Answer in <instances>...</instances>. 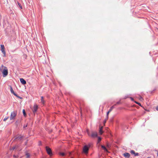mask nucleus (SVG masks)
Here are the masks:
<instances>
[{"label": "nucleus", "instance_id": "nucleus-1", "mask_svg": "<svg viewBox=\"0 0 158 158\" xmlns=\"http://www.w3.org/2000/svg\"><path fill=\"white\" fill-rule=\"evenodd\" d=\"M0 71L2 72L3 77H6L8 74V70L7 68L3 65L0 67Z\"/></svg>", "mask_w": 158, "mask_h": 158}, {"label": "nucleus", "instance_id": "nucleus-2", "mask_svg": "<svg viewBox=\"0 0 158 158\" xmlns=\"http://www.w3.org/2000/svg\"><path fill=\"white\" fill-rule=\"evenodd\" d=\"M87 134L89 136L92 138H95L98 137V133L96 131H92L91 134H90L89 131H87Z\"/></svg>", "mask_w": 158, "mask_h": 158}, {"label": "nucleus", "instance_id": "nucleus-3", "mask_svg": "<svg viewBox=\"0 0 158 158\" xmlns=\"http://www.w3.org/2000/svg\"><path fill=\"white\" fill-rule=\"evenodd\" d=\"M17 114V111H14L11 112L10 116V120H14L15 119V117Z\"/></svg>", "mask_w": 158, "mask_h": 158}, {"label": "nucleus", "instance_id": "nucleus-4", "mask_svg": "<svg viewBox=\"0 0 158 158\" xmlns=\"http://www.w3.org/2000/svg\"><path fill=\"white\" fill-rule=\"evenodd\" d=\"M89 148L88 146L85 145L84 146L82 149L83 152L85 155H87L88 153Z\"/></svg>", "mask_w": 158, "mask_h": 158}, {"label": "nucleus", "instance_id": "nucleus-5", "mask_svg": "<svg viewBox=\"0 0 158 158\" xmlns=\"http://www.w3.org/2000/svg\"><path fill=\"white\" fill-rule=\"evenodd\" d=\"M24 137L23 136H16L14 140L16 141H19L22 142L23 141V139Z\"/></svg>", "mask_w": 158, "mask_h": 158}, {"label": "nucleus", "instance_id": "nucleus-6", "mask_svg": "<svg viewBox=\"0 0 158 158\" xmlns=\"http://www.w3.org/2000/svg\"><path fill=\"white\" fill-rule=\"evenodd\" d=\"M45 148L47 153L50 156H52V153L51 149L48 146H46Z\"/></svg>", "mask_w": 158, "mask_h": 158}, {"label": "nucleus", "instance_id": "nucleus-7", "mask_svg": "<svg viewBox=\"0 0 158 158\" xmlns=\"http://www.w3.org/2000/svg\"><path fill=\"white\" fill-rule=\"evenodd\" d=\"M10 91L11 92V93L12 94H13L15 96H16L17 98H20L21 99H22L23 98L21 97H20L19 95H18L17 94H16L14 91L13 88L12 86H10Z\"/></svg>", "mask_w": 158, "mask_h": 158}, {"label": "nucleus", "instance_id": "nucleus-8", "mask_svg": "<svg viewBox=\"0 0 158 158\" xmlns=\"http://www.w3.org/2000/svg\"><path fill=\"white\" fill-rule=\"evenodd\" d=\"M38 109V105L36 104H35L34 105L33 109L32 110V111L34 114L36 113Z\"/></svg>", "mask_w": 158, "mask_h": 158}, {"label": "nucleus", "instance_id": "nucleus-9", "mask_svg": "<svg viewBox=\"0 0 158 158\" xmlns=\"http://www.w3.org/2000/svg\"><path fill=\"white\" fill-rule=\"evenodd\" d=\"M130 153L131 154L134 155V156H138L139 155V153L137 152H135V151L133 150H131L130 151Z\"/></svg>", "mask_w": 158, "mask_h": 158}, {"label": "nucleus", "instance_id": "nucleus-10", "mask_svg": "<svg viewBox=\"0 0 158 158\" xmlns=\"http://www.w3.org/2000/svg\"><path fill=\"white\" fill-rule=\"evenodd\" d=\"M123 156L126 158H129L130 156V154L127 152H125L123 154Z\"/></svg>", "mask_w": 158, "mask_h": 158}, {"label": "nucleus", "instance_id": "nucleus-11", "mask_svg": "<svg viewBox=\"0 0 158 158\" xmlns=\"http://www.w3.org/2000/svg\"><path fill=\"white\" fill-rule=\"evenodd\" d=\"M20 81L21 83L23 85H24L26 84V81L23 78H21L20 79Z\"/></svg>", "mask_w": 158, "mask_h": 158}, {"label": "nucleus", "instance_id": "nucleus-12", "mask_svg": "<svg viewBox=\"0 0 158 158\" xmlns=\"http://www.w3.org/2000/svg\"><path fill=\"white\" fill-rule=\"evenodd\" d=\"M103 128V127H99V132L100 135H102L103 133V131L102 130Z\"/></svg>", "mask_w": 158, "mask_h": 158}, {"label": "nucleus", "instance_id": "nucleus-13", "mask_svg": "<svg viewBox=\"0 0 158 158\" xmlns=\"http://www.w3.org/2000/svg\"><path fill=\"white\" fill-rule=\"evenodd\" d=\"M44 98L43 96H41V102L42 104L44 105L45 104V101L44 100Z\"/></svg>", "mask_w": 158, "mask_h": 158}, {"label": "nucleus", "instance_id": "nucleus-14", "mask_svg": "<svg viewBox=\"0 0 158 158\" xmlns=\"http://www.w3.org/2000/svg\"><path fill=\"white\" fill-rule=\"evenodd\" d=\"M101 147L105 152H108V150L104 145H101Z\"/></svg>", "mask_w": 158, "mask_h": 158}, {"label": "nucleus", "instance_id": "nucleus-15", "mask_svg": "<svg viewBox=\"0 0 158 158\" xmlns=\"http://www.w3.org/2000/svg\"><path fill=\"white\" fill-rule=\"evenodd\" d=\"M25 155L26 156L27 158H29L30 157V155L27 152H25Z\"/></svg>", "mask_w": 158, "mask_h": 158}, {"label": "nucleus", "instance_id": "nucleus-16", "mask_svg": "<svg viewBox=\"0 0 158 158\" xmlns=\"http://www.w3.org/2000/svg\"><path fill=\"white\" fill-rule=\"evenodd\" d=\"M115 106H116V104L110 108V109L109 110V111L111 112L112 110L115 108Z\"/></svg>", "mask_w": 158, "mask_h": 158}, {"label": "nucleus", "instance_id": "nucleus-17", "mask_svg": "<svg viewBox=\"0 0 158 158\" xmlns=\"http://www.w3.org/2000/svg\"><path fill=\"white\" fill-rule=\"evenodd\" d=\"M98 143H99L102 140V138L100 137H98Z\"/></svg>", "mask_w": 158, "mask_h": 158}, {"label": "nucleus", "instance_id": "nucleus-18", "mask_svg": "<svg viewBox=\"0 0 158 158\" xmlns=\"http://www.w3.org/2000/svg\"><path fill=\"white\" fill-rule=\"evenodd\" d=\"M93 144L92 143H89L88 145H86L88 146V147L89 148H90L92 146Z\"/></svg>", "mask_w": 158, "mask_h": 158}, {"label": "nucleus", "instance_id": "nucleus-19", "mask_svg": "<svg viewBox=\"0 0 158 158\" xmlns=\"http://www.w3.org/2000/svg\"><path fill=\"white\" fill-rule=\"evenodd\" d=\"M23 113L24 116L26 117V114L24 109L23 110Z\"/></svg>", "mask_w": 158, "mask_h": 158}, {"label": "nucleus", "instance_id": "nucleus-20", "mask_svg": "<svg viewBox=\"0 0 158 158\" xmlns=\"http://www.w3.org/2000/svg\"><path fill=\"white\" fill-rule=\"evenodd\" d=\"M60 155L62 156H64L65 155V154L64 152H60Z\"/></svg>", "mask_w": 158, "mask_h": 158}, {"label": "nucleus", "instance_id": "nucleus-21", "mask_svg": "<svg viewBox=\"0 0 158 158\" xmlns=\"http://www.w3.org/2000/svg\"><path fill=\"white\" fill-rule=\"evenodd\" d=\"M17 4H18V5L19 7L20 8V9H22L23 8H22V6H21V4L18 2H17Z\"/></svg>", "mask_w": 158, "mask_h": 158}, {"label": "nucleus", "instance_id": "nucleus-22", "mask_svg": "<svg viewBox=\"0 0 158 158\" xmlns=\"http://www.w3.org/2000/svg\"><path fill=\"white\" fill-rule=\"evenodd\" d=\"M2 52L4 55V56H5L6 55V52L5 50H2Z\"/></svg>", "mask_w": 158, "mask_h": 158}, {"label": "nucleus", "instance_id": "nucleus-23", "mask_svg": "<svg viewBox=\"0 0 158 158\" xmlns=\"http://www.w3.org/2000/svg\"><path fill=\"white\" fill-rule=\"evenodd\" d=\"M110 112L109 111V110H108V111L106 113V117H107V119H108V114L109 113H110Z\"/></svg>", "mask_w": 158, "mask_h": 158}, {"label": "nucleus", "instance_id": "nucleus-24", "mask_svg": "<svg viewBox=\"0 0 158 158\" xmlns=\"http://www.w3.org/2000/svg\"><path fill=\"white\" fill-rule=\"evenodd\" d=\"M1 49H5V47L3 44L1 45Z\"/></svg>", "mask_w": 158, "mask_h": 158}, {"label": "nucleus", "instance_id": "nucleus-25", "mask_svg": "<svg viewBox=\"0 0 158 158\" xmlns=\"http://www.w3.org/2000/svg\"><path fill=\"white\" fill-rule=\"evenodd\" d=\"M135 102L136 104H138V105H139V106H141V104L140 103H139V102Z\"/></svg>", "mask_w": 158, "mask_h": 158}, {"label": "nucleus", "instance_id": "nucleus-26", "mask_svg": "<svg viewBox=\"0 0 158 158\" xmlns=\"http://www.w3.org/2000/svg\"><path fill=\"white\" fill-rule=\"evenodd\" d=\"M42 143L41 141H39V142L38 145L39 146H40L42 145Z\"/></svg>", "mask_w": 158, "mask_h": 158}, {"label": "nucleus", "instance_id": "nucleus-27", "mask_svg": "<svg viewBox=\"0 0 158 158\" xmlns=\"http://www.w3.org/2000/svg\"><path fill=\"white\" fill-rule=\"evenodd\" d=\"M27 125H28L27 123V124L26 125H24L23 126V128L25 129V128L26 127H27Z\"/></svg>", "mask_w": 158, "mask_h": 158}, {"label": "nucleus", "instance_id": "nucleus-28", "mask_svg": "<svg viewBox=\"0 0 158 158\" xmlns=\"http://www.w3.org/2000/svg\"><path fill=\"white\" fill-rule=\"evenodd\" d=\"M9 118V117H8L6 118H5L3 119V121H6V120H7Z\"/></svg>", "mask_w": 158, "mask_h": 158}, {"label": "nucleus", "instance_id": "nucleus-29", "mask_svg": "<svg viewBox=\"0 0 158 158\" xmlns=\"http://www.w3.org/2000/svg\"><path fill=\"white\" fill-rule=\"evenodd\" d=\"M121 103V102H120V101H119L118 102H117L116 103V104H116V105L117 104H120Z\"/></svg>", "mask_w": 158, "mask_h": 158}, {"label": "nucleus", "instance_id": "nucleus-30", "mask_svg": "<svg viewBox=\"0 0 158 158\" xmlns=\"http://www.w3.org/2000/svg\"><path fill=\"white\" fill-rule=\"evenodd\" d=\"M65 94H69V95H71V94L70 93H69V92H68V93H67V92H66V93H65Z\"/></svg>", "mask_w": 158, "mask_h": 158}, {"label": "nucleus", "instance_id": "nucleus-31", "mask_svg": "<svg viewBox=\"0 0 158 158\" xmlns=\"http://www.w3.org/2000/svg\"><path fill=\"white\" fill-rule=\"evenodd\" d=\"M107 120V117H106V118L105 119V120H104V123H106V121Z\"/></svg>", "mask_w": 158, "mask_h": 158}, {"label": "nucleus", "instance_id": "nucleus-32", "mask_svg": "<svg viewBox=\"0 0 158 158\" xmlns=\"http://www.w3.org/2000/svg\"><path fill=\"white\" fill-rule=\"evenodd\" d=\"M16 148V146H15V147H13L12 148V149L13 150H14V149H15Z\"/></svg>", "mask_w": 158, "mask_h": 158}, {"label": "nucleus", "instance_id": "nucleus-33", "mask_svg": "<svg viewBox=\"0 0 158 158\" xmlns=\"http://www.w3.org/2000/svg\"><path fill=\"white\" fill-rule=\"evenodd\" d=\"M156 110H157V111H158V106H157L156 107Z\"/></svg>", "mask_w": 158, "mask_h": 158}, {"label": "nucleus", "instance_id": "nucleus-34", "mask_svg": "<svg viewBox=\"0 0 158 158\" xmlns=\"http://www.w3.org/2000/svg\"><path fill=\"white\" fill-rule=\"evenodd\" d=\"M155 89H154L151 92V93L152 94V93H153L154 92V91H155Z\"/></svg>", "mask_w": 158, "mask_h": 158}, {"label": "nucleus", "instance_id": "nucleus-35", "mask_svg": "<svg viewBox=\"0 0 158 158\" xmlns=\"http://www.w3.org/2000/svg\"><path fill=\"white\" fill-rule=\"evenodd\" d=\"M131 98V100L132 101H133L134 100V99L133 98Z\"/></svg>", "mask_w": 158, "mask_h": 158}, {"label": "nucleus", "instance_id": "nucleus-36", "mask_svg": "<svg viewBox=\"0 0 158 158\" xmlns=\"http://www.w3.org/2000/svg\"><path fill=\"white\" fill-rule=\"evenodd\" d=\"M1 51H2V50H5V49H1Z\"/></svg>", "mask_w": 158, "mask_h": 158}, {"label": "nucleus", "instance_id": "nucleus-37", "mask_svg": "<svg viewBox=\"0 0 158 158\" xmlns=\"http://www.w3.org/2000/svg\"><path fill=\"white\" fill-rule=\"evenodd\" d=\"M27 141L26 142H25V145H26L27 144Z\"/></svg>", "mask_w": 158, "mask_h": 158}, {"label": "nucleus", "instance_id": "nucleus-38", "mask_svg": "<svg viewBox=\"0 0 158 158\" xmlns=\"http://www.w3.org/2000/svg\"><path fill=\"white\" fill-rule=\"evenodd\" d=\"M71 154H72L71 153L69 152V155H71Z\"/></svg>", "mask_w": 158, "mask_h": 158}, {"label": "nucleus", "instance_id": "nucleus-39", "mask_svg": "<svg viewBox=\"0 0 158 158\" xmlns=\"http://www.w3.org/2000/svg\"><path fill=\"white\" fill-rule=\"evenodd\" d=\"M141 99H143L141 97H140V100H141Z\"/></svg>", "mask_w": 158, "mask_h": 158}, {"label": "nucleus", "instance_id": "nucleus-40", "mask_svg": "<svg viewBox=\"0 0 158 158\" xmlns=\"http://www.w3.org/2000/svg\"><path fill=\"white\" fill-rule=\"evenodd\" d=\"M107 147H109V145H108V144H107Z\"/></svg>", "mask_w": 158, "mask_h": 158}, {"label": "nucleus", "instance_id": "nucleus-41", "mask_svg": "<svg viewBox=\"0 0 158 158\" xmlns=\"http://www.w3.org/2000/svg\"><path fill=\"white\" fill-rule=\"evenodd\" d=\"M15 156H16L15 155H14V157H15Z\"/></svg>", "mask_w": 158, "mask_h": 158}, {"label": "nucleus", "instance_id": "nucleus-42", "mask_svg": "<svg viewBox=\"0 0 158 158\" xmlns=\"http://www.w3.org/2000/svg\"><path fill=\"white\" fill-rule=\"evenodd\" d=\"M17 121H16V123H15L16 124V123H17Z\"/></svg>", "mask_w": 158, "mask_h": 158}, {"label": "nucleus", "instance_id": "nucleus-43", "mask_svg": "<svg viewBox=\"0 0 158 158\" xmlns=\"http://www.w3.org/2000/svg\"><path fill=\"white\" fill-rule=\"evenodd\" d=\"M111 121L113 122V119H112V120H111Z\"/></svg>", "mask_w": 158, "mask_h": 158}, {"label": "nucleus", "instance_id": "nucleus-44", "mask_svg": "<svg viewBox=\"0 0 158 158\" xmlns=\"http://www.w3.org/2000/svg\"><path fill=\"white\" fill-rule=\"evenodd\" d=\"M157 156H158V152L157 153Z\"/></svg>", "mask_w": 158, "mask_h": 158}]
</instances>
